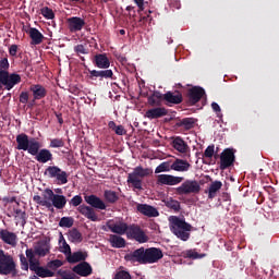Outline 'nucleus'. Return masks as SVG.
I'll use <instances>...</instances> for the list:
<instances>
[{
    "instance_id": "f257e3e1",
    "label": "nucleus",
    "mask_w": 279,
    "mask_h": 279,
    "mask_svg": "<svg viewBox=\"0 0 279 279\" xmlns=\"http://www.w3.org/2000/svg\"><path fill=\"white\" fill-rule=\"evenodd\" d=\"M16 149L20 151H28V154H31V156H35V160H37V162H41V165H46V162H51L53 160V154L51 150L47 148L40 149V142L34 137L29 138L25 133H21L16 136Z\"/></svg>"
},
{
    "instance_id": "f03ea898",
    "label": "nucleus",
    "mask_w": 279,
    "mask_h": 279,
    "mask_svg": "<svg viewBox=\"0 0 279 279\" xmlns=\"http://www.w3.org/2000/svg\"><path fill=\"white\" fill-rule=\"evenodd\" d=\"M165 254L161 248L158 247H140L135 251L126 254L124 260L128 263H138V265H154L158 260H162Z\"/></svg>"
},
{
    "instance_id": "7ed1b4c3",
    "label": "nucleus",
    "mask_w": 279,
    "mask_h": 279,
    "mask_svg": "<svg viewBox=\"0 0 279 279\" xmlns=\"http://www.w3.org/2000/svg\"><path fill=\"white\" fill-rule=\"evenodd\" d=\"M84 199L89 206L83 204L77 207V211L86 219H89V221H99V216L95 213V208L96 210H106V203L94 194L86 195Z\"/></svg>"
},
{
    "instance_id": "20e7f679",
    "label": "nucleus",
    "mask_w": 279,
    "mask_h": 279,
    "mask_svg": "<svg viewBox=\"0 0 279 279\" xmlns=\"http://www.w3.org/2000/svg\"><path fill=\"white\" fill-rule=\"evenodd\" d=\"M8 69H10V61H8V58H3L0 60V90H12L14 86L21 84V75L17 73H11L8 72Z\"/></svg>"
},
{
    "instance_id": "39448f33",
    "label": "nucleus",
    "mask_w": 279,
    "mask_h": 279,
    "mask_svg": "<svg viewBox=\"0 0 279 279\" xmlns=\"http://www.w3.org/2000/svg\"><path fill=\"white\" fill-rule=\"evenodd\" d=\"M171 232L180 239L181 241H189L191 239V230H193V226L191 223L185 222L184 219H180L178 216H173L171 218Z\"/></svg>"
},
{
    "instance_id": "423d86ee",
    "label": "nucleus",
    "mask_w": 279,
    "mask_h": 279,
    "mask_svg": "<svg viewBox=\"0 0 279 279\" xmlns=\"http://www.w3.org/2000/svg\"><path fill=\"white\" fill-rule=\"evenodd\" d=\"M16 262L14 256L0 248V276L16 277Z\"/></svg>"
},
{
    "instance_id": "0eeeda50",
    "label": "nucleus",
    "mask_w": 279,
    "mask_h": 279,
    "mask_svg": "<svg viewBox=\"0 0 279 279\" xmlns=\"http://www.w3.org/2000/svg\"><path fill=\"white\" fill-rule=\"evenodd\" d=\"M151 173L149 168H143L141 166L134 168L132 173L128 175V184H132L134 189L141 191L143 189V180L141 178H147Z\"/></svg>"
},
{
    "instance_id": "6e6552de",
    "label": "nucleus",
    "mask_w": 279,
    "mask_h": 279,
    "mask_svg": "<svg viewBox=\"0 0 279 279\" xmlns=\"http://www.w3.org/2000/svg\"><path fill=\"white\" fill-rule=\"evenodd\" d=\"M44 175H47L50 180H54L59 186L69 183V173L66 171L61 170L58 166H48L44 172Z\"/></svg>"
},
{
    "instance_id": "1a4fd4ad",
    "label": "nucleus",
    "mask_w": 279,
    "mask_h": 279,
    "mask_svg": "<svg viewBox=\"0 0 279 279\" xmlns=\"http://www.w3.org/2000/svg\"><path fill=\"white\" fill-rule=\"evenodd\" d=\"M202 191V186L197 180H185L180 186L175 187L177 195H197Z\"/></svg>"
},
{
    "instance_id": "9d476101",
    "label": "nucleus",
    "mask_w": 279,
    "mask_h": 279,
    "mask_svg": "<svg viewBox=\"0 0 279 279\" xmlns=\"http://www.w3.org/2000/svg\"><path fill=\"white\" fill-rule=\"evenodd\" d=\"M126 236L137 243H147L149 241V236L138 225H130Z\"/></svg>"
},
{
    "instance_id": "9b49d317",
    "label": "nucleus",
    "mask_w": 279,
    "mask_h": 279,
    "mask_svg": "<svg viewBox=\"0 0 279 279\" xmlns=\"http://www.w3.org/2000/svg\"><path fill=\"white\" fill-rule=\"evenodd\" d=\"M236 157L234 156L233 148H226L220 154V170L226 171V169H230V167L234 166V161Z\"/></svg>"
},
{
    "instance_id": "f8f14e48",
    "label": "nucleus",
    "mask_w": 279,
    "mask_h": 279,
    "mask_svg": "<svg viewBox=\"0 0 279 279\" xmlns=\"http://www.w3.org/2000/svg\"><path fill=\"white\" fill-rule=\"evenodd\" d=\"M184 182V177H175L173 174H159L157 177V184L166 186H178Z\"/></svg>"
},
{
    "instance_id": "ddd939ff",
    "label": "nucleus",
    "mask_w": 279,
    "mask_h": 279,
    "mask_svg": "<svg viewBox=\"0 0 279 279\" xmlns=\"http://www.w3.org/2000/svg\"><path fill=\"white\" fill-rule=\"evenodd\" d=\"M206 95V90L201 86H194L187 90V104L195 106Z\"/></svg>"
},
{
    "instance_id": "4468645a",
    "label": "nucleus",
    "mask_w": 279,
    "mask_h": 279,
    "mask_svg": "<svg viewBox=\"0 0 279 279\" xmlns=\"http://www.w3.org/2000/svg\"><path fill=\"white\" fill-rule=\"evenodd\" d=\"M107 228H109L110 232H113V234H119L120 236H122L123 234L128 235V232L130 230V226L128 225V222L123 221H109L107 222Z\"/></svg>"
},
{
    "instance_id": "2eb2a0df",
    "label": "nucleus",
    "mask_w": 279,
    "mask_h": 279,
    "mask_svg": "<svg viewBox=\"0 0 279 279\" xmlns=\"http://www.w3.org/2000/svg\"><path fill=\"white\" fill-rule=\"evenodd\" d=\"M72 271L82 278H88L93 275V266L88 262H81L72 268Z\"/></svg>"
},
{
    "instance_id": "dca6fc26",
    "label": "nucleus",
    "mask_w": 279,
    "mask_h": 279,
    "mask_svg": "<svg viewBox=\"0 0 279 279\" xmlns=\"http://www.w3.org/2000/svg\"><path fill=\"white\" fill-rule=\"evenodd\" d=\"M136 210L145 217H160V213L158 211V209L148 204H137Z\"/></svg>"
},
{
    "instance_id": "f3484780",
    "label": "nucleus",
    "mask_w": 279,
    "mask_h": 279,
    "mask_svg": "<svg viewBox=\"0 0 279 279\" xmlns=\"http://www.w3.org/2000/svg\"><path fill=\"white\" fill-rule=\"evenodd\" d=\"M86 258H88V253L77 251L74 253H70L65 256V260L70 263V265H75L77 263H85Z\"/></svg>"
},
{
    "instance_id": "a211bd4d",
    "label": "nucleus",
    "mask_w": 279,
    "mask_h": 279,
    "mask_svg": "<svg viewBox=\"0 0 279 279\" xmlns=\"http://www.w3.org/2000/svg\"><path fill=\"white\" fill-rule=\"evenodd\" d=\"M167 114H169V111L165 107H155L145 112L146 119L150 121H153V119H162V117H167Z\"/></svg>"
},
{
    "instance_id": "6ab92c4d",
    "label": "nucleus",
    "mask_w": 279,
    "mask_h": 279,
    "mask_svg": "<svg viewBox=\"0 0 279 279\" xmlns=\"http://www.w3.org/2000/svg\"><path fill=\"white\" fill-rule=\"evenodd\" d=\"M0 239L7 245L16 247L17 236L16 233L9 231L8 229H0Z\"/></svg>"
},
{
    "instance_id": "aec40b11",
    "label": "nucleus",
    "mask_w": 279,
    "mask_h": 279,
    "mask_svg": "<svg viewBox=\"0 0 279 279\" xmlns=\"http://www.w3.org/2000/svg\"><path fill=\"white\" fill-rule=\"evenodd\" d=\"M88 71V78L89 80H97V77H99V80H110L112 78V76L114 75V73L112 72V70H90L87 69Z\"/></svg>"
},
{
    "instance_id": "412c9836",
    "label": "nucleus",
    "mask_w": 279,
    "mask_h": 279,
    "mask_svg": "<svg viewBox=\"0 0 279 279\" xmlns=\"http://www.w3.org/2000/svg\"><path fill=\"white\" fill-rule=\"evenodd\" d=\"M51 252V243L49 240H41L35 246V254L40 258H45Z\"/></svg>"
},
{
    "instance_id": "4be33fe9",
    "label": "nucleus",
    "mask_w": 279,
    "mask_h": 279,
    "mask_svg": "<svg viewBox=\"0 0 279 279\" xmlns=\"http://www.w3.org/2000/svg\"><path fill=\"white\" fill-rule=\"evenodd\" d=\"M172 171H178L179 173H186L191 169V163L184 159L177 158L171 161Z\"/></svg>"
},
{
    "instance_id": "5701e85b",
    "label": "nucleus",
    "mask_w": 279,
    "mask_h": 279,
    "mask_svg": "<svg viewBox=\"0 0 279 279\" xmlns=\"http://www.w3.org/2000/svg\"><path fill=\"white\" fill-rule=\"evenodd\" d=\"M31 93H33L34 101L45 99L47 97V88L40 84H34L29 87Z\"/></svg>"
},
{
    "instance_id": "b1692460",
    "label": "nucleus",
    "mask_w": 279,
    "mask_h": 279,
    "mask_svg": "<svg viewBox=\"0 0 279 279\" xmlns=\"http://www.w3.org/2000/svg\"><path fill=\"white\" fill-rule=\"evenodd\" d=\"M93 64L97 69H110V59H108V54L106 53H98L94 57Z\"/></svg>"
},
{
    "instance_id": "393cba45",
    "label": "nucleus",
    "mask_w": 279,
    "mask_h": 279,
    "mask_svg": "<svg viewBox=\"0 0 279 279\" xmlns=\"http://www.w3.org/2000/svg\"><path fill=\"white\" fill-rule=\"evenodd\" d=\"M162 101H165L162 93L156 90L147 98L148 106L151 108H160L162 106Z\"/></svg>"
},
{
    "instance_id": "a878e982",
    "label": "nucleus",
    "mask_w": 279,
    "mask_h": 279,
    "mask_svg": "<svg viewBox=\"0 0 279 279\" xmlns=\"http://www.w3.org/2000/svg\"><path fill=\"white\" fill-rule=\"evenodd\" d=\"M182 93L180 92H167L166 94H163V101H167V104H182Z\"/></svg>"
},
{
    "instance_id": "bb28decb",
    "label": "nucleus",
    "mask_w": 279,
    "mask_h": 279,
    "mask_svg": "<svg viewBox=\"0 0 279 279\" xmlns=\"http://www.w3.org/2000/svg\"><path fill=\"white\" fill-rule=\"evenodd\" d=\"M69 23V27L71 29V32H80L82 29V27H84V25H86V22H84V19L82 17H70L68 20Z\"/></svg>"
},
{
    "instance_id": "cd10ccee",
    "label": "nucleus",
    "mask_w": 279,
    "mask_h": 279,
    "mask_svg": "<svg viewBox=\"0 0 279 279\" xmlns=\"http://www.w3.org/2000/svg\"><path fill=\"white\" fill-rule=\"evenodd\" d=\"M223 186V183L221 181H213L208 187V191L205 193H208V199H215L217 197V193L221 191V187Z\"/></svg>"
},
{
    "instance_id": "c85d7f7f",
    "label": "nucleus",
    "mask_w": 279,
    "mask_h": 279,
    "mask_svg": "<svg viewBox=\"0 0 279 279\" xmlns=\"http://www.w3.org/2000/svg\"><path fill=\"white\" fill-rule=\"evenodd\" d=\"M172 147H174V149L180 154H186V151H189V144H186V142H184L180 136L172 141Z\"/></svg>"
},
{
    "instance_id": "c756f323",
    "label": "nucleus",
    "mask_w": 279,
    "mask_h": 279,
    "mask_svg": "<svg viewBox=\"0 0 279 279\" xmlns=\"http://www.w3.org/2000/svg\"><path fill=\"white\" fill-rule=\"evenodd\" d=\"M74 51L75 53L80 57V60H82V62H86V59L83 56L88 54L89 50H88V43H86L85 40L82 41V44H78L74 47Z\"/></svg>"
},
{
    "instance_id": "7c9ffc66",
    "label": "nucleus",
    "mask_w": 279,
    "mask_h": 279,
    "mask_svg": "<svg viewBox=\"0 0 279 279\" xmlns=\"http://www.w3.org/2000/svg\"><path fill=\"white\" fill-rule=\"evenodd\" d=\"M109 242L112 247H116L117 250H120L121 247H125V239L121 238L117 234H111L109 236Z\"/></svg>"
},
{
    "instance_id": "2f4dec72",
    "label": "nucleus",
    "mask_w": 279,
    "mask_h": 279,
    "mask_svg": "<svg viewBox=\"0 0 279 279\" xmlns=\"http://www.w3.org/2000/svg\"><path fill=\"white\" fill-rule=\"evenodd\" d=\"M51 204L57 210H62L66 206V196L54 194Z\"/></svg>"
},
{
    "instance_id": "473e14b6",
    "label": "nucleus",
    "mask_w": 279,
    "mask_h": 279,
    "mask_svg": "<svg viewBox=\"0 0 279 279\" xmlns=\"http://www.w3.org/2000/svg\"><path fill=\"white\" fill-rule=\"evenodd\" d=\"M109 130H112L117 136H125L128 134V131L123 125H117L114 121H109L108 123Z\"/></svg>"
},
{
    "instance_id": "72a5a7b5",
    "label": "nucleus",
    "mask_w": 279,
    "mask_h": 279,
    "mask_svg": "<svg viewBox=\"0 0 279 279\" xmlns=\"http://www.w3.org/2000/svg\"><path fill=\"white\" fill-rule=\"evenodd\" d=\"M104 198L108 204H117L119 202V194L112 190H105Z\"/></svg>"
},
{
    "instance_id": "f704fd0d",
    "label": "nucleus",
    "mask_w": 279,
    "mask_h": 279,
    "mask_svg": "<svg viewBox=\"0 0 279 279\" xmlns=\"http://www.w3.org/2000/svg\"><path fill=\"white\" fill-rule=\"evenodd\" d=\"M56 193H53V190L51 189H46L43 192V199L44 202H47L48 205H45L46 208H52V202H53V197H54Z\"/></svg>"
},
{
    "instance_id": "c9c22d12",
    "label": "nucleus",
    "mask_w": 279,
    "mask_h": 279,
    "mask_svg": "<svg viewBox=\"0 0 279 279\" xmlns=\"http://www.w3.org/2000/svg\"><path fill=\"white\" fill-rule=\"evenodd\" d=\"M83 240L82 232H80L77 228H73L69 231V241H71V243H82Z\"/></svg>"
},
{
    "instance_id": "e433bc0d",
    "label": "nucleus",
    "mask_w": 279,
    "mask_h": 279,
    "mask_svg": "<svg viewBox=\"0 0 279 279\" xmlns=\"http://www.w3.org/2000/svg\"><path fill=\"white\" fill-rule=\"evenodd\" d=\"M169 171H172L171 160L161 162L155 169V173H169Z\"/></svg>"
},
{
    "instance_id": "4c0bfd02",
    "label": "nucleus",
    "mask_w": 279,
    "mask_h": 279,
    "mask_svg": "<svg viewBox=\"0 0 279 279\" xmlns=\"http://www.w3.org/2000/svg\"><path fill=\"white\" fill-rule=\"evenodd\" d=\"M167 208H170V210H173L174 213H180L181 210V206H180V202L175 201L173 198H169L165 202Z\"/></svg>"
},
{
    "instance_id": "58836bf2",
    "label": "nucleus",
    "mask_w": 279,
    "mask_h": 279,
    "mask_svg": "<svg viewBox=\"0 0 279 279\" xmlns=\"http://www.w3.org/2000/svg\"><path fill=\"white\" fill-rule=\"evenodd\" d=\"M35 274L39 278H53V276H56V274L53 271H51L48 268H45L43 266L39 267Z\"/></svg>"
},
{
    "instance_id": "ea45409f",
    "label": "nucleus",
    "mask_w": 279,
    "mask_h": 279,
    "mask_svg": "<svg viewBox=\"0 0 279 279\" xmlns=\"http://www.w3.org/2000/svg\"><path fill=\"white\" fill-rule=\"evenodd\" d=\"M179 125L180 128H184L185 130H193L195 128V119L193 118L182 119Z\"/></svg>"
},
{
    "instance_id": "a19ab883",
    "label": "nucleus",
    "mask_w": 279,
    "mask_h": 279,
    "mask_svg": "<svg viewBox=\"0 0 279 279\" xmlns=\"http://www.w3.org/2000/svg\"><path fill=\"white\" fill-rule=\"evenodd\" d=\"M40 14L46 17L48 21H52V19H56V13H53V10H51L48 7H44L40 10Z\"/></svg>"
},
{
    "instance_id": "79ce46f5",
    "label": "nucleus",
    "mask_w": 279,
    "mask_h": 279,
    "mask_svg": "<svg viewBox=\"0 0 279 279\" xmlns=\"http://www.w3.org/2000/svg\"><path fill=\"white\" fill-rule=\"evenodd\" d=\"M74 220L72 217H62L59 221L60 228H73Z\"/></svg>"
},
{
    "instance_id": "37998d69",
    "label": "nucleus",
    "mask_w": 279,
    "mask_h": 279,
    "mask_svg": "<svg viewBox=\"0 0 279 279\" xmlns=\"http://www.w3.org/2000/svg\"><path fill=\"white\" fill-rule=\"evenodd\" d=\"M185 258H192V260H196L197 258H204V254L197 253L195 250H189L184 252Z\"/></svg>"
},
{
    "instance_id": "c03bdc74",
    "label": "nucleus",
    "mask_w": 279,
    "mask_h": 279,
    "mask_svg": "<svg viewBox=\"0 0 279 279\" xmlns=\"http://www.w3.org/2000/svg\"><path fill=\"white\" fill-rule=\"evenodd\" d=\"M64 265V262L60 259H53L47 263L48 269H51L52 271H56V269H60Z\"/></svg>"
},
{
    "instance_id": "a18cd8bd",
    "label": "nucleus",
    "mask_w": 279,
    "mask_h": 279,
    "mask_svg": "<svg viewBox=\"0 0 279 279\" xmlns=\"http://www.w3.org/2000/svg\"><path fill=\"white\" fill-rule=\"evenodd\" d=\"M49 147H51L52 149H58L60 147H64V140H62V138H52L50 141Z\"/></svg>"
},
{
    "instance_id": "49530a36",
    "label": "nucleus",
    "mask_w": 279,
    "mask_h": 279,
    "mask_svg": "<svg viewBox=\"0 0 279 279\" xmlns=\"http://www.w3.org/2000/svg\"><path fill=\"white\" fill-rule=\"evenodd\" d=\"M82 202H84V199L82 198L81 195H75L71 198V201L69 202L70 206H74L75 208H77V206H82Z\"/></svg>"
},
{
    "instance_id": "de8ad7c7",
    "label": "nucleus",
    "mask_w": 279,
    "mask_h": 279,
    "mask_svg": "<svg viewBox=\"0 0 279 279\" xmlns=\"http://www.w3.org/2000/svg\"><path fill=\"white\" fill-rule=\"evenodd\" d=\"M20 263L23 271H29V262H27V257H25V255H20Z\"/></svg>"
},
{
    "instance_id": "09e8293b",
    "label": "nucleus",
    "mask_w": 279,
    "mask_h": 279,
    "mask_svg": "<svg viewBox=\"0 0 279 279\" xmlns=\"http://www.w3.org/2000/svg\"><path fill=\"white\" fill-rule=\"evenodd\" d=\"M114 279H132V276L125 270H120L116 274Z\"/></svg>"
},
{
    "instance_id": "8fccbe9b",
    "label": "nucleus",
    "mask_w": 279,
    "mask_h": 279,
    "mask_svg": "<svg viewBox=\"0 0 279 279\" xmlns=\"http://www.w3.org/2000/svg\"><path fill=\"white\" fill-rule=\"evenodd\" d=\"M213 156H215V145H209L204 151V157L213 158Z\"/></svg>"
},
{
    "instance_id": "3c124183",
    "label": "nucleus",
    "mask_w": 279,
    "mask_h": 279,
    "mask_svg": "<svg viewBox=\"0 0 279 279\" xmlns=\"http://www.w3.org/2000/svg\"><path fill=\"white\" fill-rule=\"evenodd\" d=\"M60 252H62V254H64V256L71 254V245H69V243H66V241H64V240H63V243H61Z\"/></svg>"
},
{
    "instance_id": "603ef678",
    "label": "nucleus",
    "mask_w": 279,
    "mask_h": 279,
    "mask_svg": "<svg viewBox=\"0 0 279 279\" xmlns=\"http://www.w3.org/2000/svg\"><path fill=\"white\" fill-rule=\"evenodd\" d=\"M26 258H28V263H34V260H36V252L32 248H27Z\"/></svg>"
},
{
    "instance_id": "864d4df0",
    "label": "nucleus",
    "mask_w": 279,
    "mask_h": 279,
    "mask_svg": "<svg viewBox=\"0 0 279 279\" xmlns=\"http://www.w3.org/2000/svg\"><path fill=\"white\" fill-rule=\"evenodd\" d=\"M211 110L214 112H216L217 117L219 119H221V117H223V114L221 113V107L219 106V104L217 102H211Z\"/></svg>"
},
{
    "instance_id": "5fc2aeb1",
    "label": "nucleus",
    "mask_w": 279,
    "mask_h": 279,
    "mask_svg": "<svg viewBox=\"0 0 279 279\" xmlns=\"http://www.w3.org/2000/svg\"><path fill=\"white\" fill-rule=\"evenodd\" d=\"M40 262L38 259H35L34 262L29 263V269L31 271H34L35 274L38 271V268H40Z\"/></svg>"
},
{
    "instance_id": "6e6d98bb",
    "label": "nucleus",
    "mask_w": 279,
    "mask_h": 279,
    "mask_svg": "<svg viewBox=\"0 0 279 279\" xmlns=\"http://www.w3.org/2000/svg\"><path fill=\"white\" fill-rule=\"evenodd\" d=\"M31 45L33 46L40 45L45 40V36H31Z\"/></svg>"
},
{
    "instance_id": "4d7b16f0",
    "label": "nucleus",
    "mask_w": 279,
    "mask_h": 279,
    "mask_svg": "<svg viewBox=\"0 0 279 279\" xmlns=\"http://www.w3.org/2000/svg\"><path fill=\"white\" fill-rule=\"evenodd\" d=\"M33 201L38 204L39 206H49V203L45 202L40 195H35Z\"/></svg>"
},
{
    "instance_id": "13d9d810",
    "label": "nucleus",
    "mask_w": 279,
    "mask_h": 279,
    "mask_svg": "<svg viewBox=\"0 0 279 279\" xmlns=\"http://www.w3.org/2000/svg\"><path fill=\"white\" fill-rule=\"evenodd\" d=\"M29 101V93L27 92H22L20 94V102L21 104H27Z\"/></svg>"
},
{
    "instance_id": "bf43d9fd",
    "label": "nucleus",
    "mask_w": 279,
    "mask_h": 279,
    "mask_svg": "<svg viewBox=\"0 0 279 279\" xmlns=\"http://www.w3.org/2000/svg\"><path fill=\"white\" fill-rule=\"evenodd\" d=\"M16 53H19V46L13 44L9 48V54L12 56V58H15Z\"/></svg>"
},
{
    "instance_id": "052dcab7",
    "label": "nucleus",
    "mask_w": 279,
    "mask_h": 279,
    "mask_svg": "<svg viewBox=\"0 0 279 279\" xmlns=\"http://www.w3.org/2000/svg\"><path fill=\"white\" fill-rule=\"evenodd\" d=\"M26 34H28V36H43V34H40V32L36 28L26 29Z\"/></svg>"
},
{
    "instance_id": "680f3d73",
    "label": "nucleus",
    "mask_w": 279,
    "mask_h": 279,
    "mask_svg": "<svg viewBox=\"0 0 279 279\" xmlns=\"http://www.w3.org/2000/svg\"><path fill=\"white\" fill-rule=\"evenodd\" d=\"M169 5L170 8H174L175 10H180L181 8L180 1L178 0H170Z\"/></svg>"
},
{
    "instance_id": "e2e57ef3",
    "label": "nucleus",
    "mask_w": 279,
    "mask_h": 279,
    "mask_svg": "<svg viewBox=\"0 0 279 279\" xmlns=\"http://www.w3.org/2000/svg\"><path fill=\"white\" fill-rule=\"evenodd\" d=\"M134 2L136 3L138 10H141V11L145 10V1L144 0H134Z\"/></svg>"
},
{
    "instance_id": "0e129e2a",
    "label": "nucleus",
    "mask_w": 279,
    "mask_h": 279,
    "mask_svg": "<svg viewBox=\"0 0 279 279\" xmlns=\"http://www.w3.org/2000/svg\"><path fill=\"white\" fill-rule=\"evenodd\" d=\"M57 119H58V122L60 123V125H62V123H64V119H62L61 113L57 114Z\"/></svg>"
},
{
    "instance_id": "69168bd1",
    "label": "nucleus",
    "mask_w": 279,
    "mask_h": 279,
    "mask_svg": "<svg viewBox=\"0 0 279 279\" xmlns=\"http://www.w3.org/2000/svg\"><path fill=\"white\" fill-rule=\"evenodd\" d=\"M64 241H66V240L64 239V235H62V233H60V238H59V243H60V245H61L62 243H64Z\"/></svg>"
},
{
    "instance_id": "338daca9",
    "label": "nucleus",
    "mask_w": 279,
    "mask_h": 279,
    "mask_svg": "<svg viewBox=\"0 0 279 279\" xmlns=\"http://www.w3.org/2000/svg\"><path fill=\"white\" fill-rule=\"evenodd\" d=\"M21 213H23L21 209H16V210H15V214H16V215H21Z\"/></svg>"
},
{
    "instance_id": "774afa93",
    "label": "nucleus",
    "mask_w": 279,
    "mask_h": 279,
    "mask_svg": "<svg viewBox=\"0 0 279 279\" xmlns=\"http://www.w3.org/2000/svg\"><path fill=\"white\" fill-rule=\"evenodd\" d=\"M120 34L123 36L125 34V31L121 29Z\"/></svg>"
}]
</instances>
